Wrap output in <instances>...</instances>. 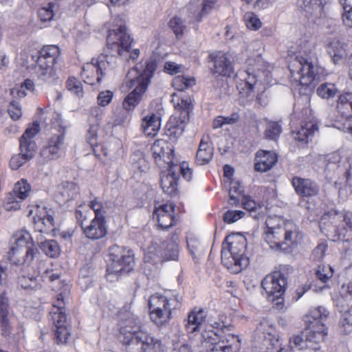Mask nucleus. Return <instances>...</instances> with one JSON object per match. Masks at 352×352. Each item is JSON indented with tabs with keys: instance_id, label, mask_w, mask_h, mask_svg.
<instances>
[{
	"instance_id": "nucleus-41",
	"label": "nucleus",
	"mask_w": 352,
	"mask_h": 352,
	"mask_svg": "<svg viewBox=\"0 0 352 352\" xmlns=\"http://www.w3.org/2000/svg\"><path fill=\"white\" fill-rule=\"evenodd\" d=\"M337 109L346 120L352 118V92H344L339 96Z\"/></svg>"
},
{
	"instance_id": "nucleus-4",
	"label": "nucleus",
	"mask_w": 352,
	"mask_h": 352,
	"mask_svg": "<svg viewBox=\"0 0 352 352\" xmlns=\"http://www.w3.org/2000/svg\"><path fill=\"white\" fill-rule=\"evenodd\" d=\"M246 239L238 234L227 236L221 249V263L233 274H238L249 264L245 256Z\"/></svg>"
},
{
	"instance_id": "nucleus-59",
	"label": "nucleus",
	"mask_w": 352,
	"mask_h": 352,
	"mask_svg": "<svg viewBox=\"0 0 352 352\" xmlns=\"http://www.w3.org/2000/svg\"><path fill=\"white\" fill-rule=\"evenodd\" d=\"M8 113L13 120H18L22 116V110L18 102L13 100L10 102Z\"/></svg>"
},
{
	"instance_id": "nucleus-61",
	"label": "nucleus",
	"mask_w": 352,
	"mask_h": 352,
	"mask_svg": "<svg viewBox=\"0 0 352 352\" xmlns=\"http://www.w3.org/2000/svg\"><path fill=\"white\" fill-rule=\"evenodd\" d=\"M39 278L41 283H52L55 280H59L60 274L55 272L53 269L47 268L45 270L41 276L39 275Z\"/></svg>"
},
{
	"instance_id": "nucleus-28",
	"label": "nucleus",
	"mask_w": 352,
	"mask_h": 352,
	"mask_svg": "<svg viewBox=\"0 0 352 352\" xmlns=\"http://www.w3.org/2000/svg\"><path fill=\"white\" fill-rule=\"evenodd\" d=\"M291 184L295 192L302 198L316 197L320 192L319 185L309 178L294 176L291 179Z\"/></svg>"
},
{
	"instance_id": "nucleus-7",
	"label": "nucleus",
	"mask_w": 352,
	"mask_h": 352,
	"mask_svg": "<svg viewBox=\"0 0 352 352\" xmlns=\"http://www.w3.org/2000/svg\"><path fill=\"white\" fill-rule=\"evenodd\" d=\"M107 256L109 261L105 274L107 279H110L111 276L118 278L133 271L135 262L133 250L115 244L109 248Z\"/></svg>"
},
{
	"instance_id": "nucleus-16",
	"label": "nucleus",
	"mask_w": 352,
	"mask_h": 352,
	"mask_svg": "<svg viewBox=\"0 0 352 352\" xmlns=\"http://www.w3.org/2000/svg\"><path fill=\"white\" fill-rule=\"evenodd\" d=\"M52 126L57 130L47 140L46 144L41 150V155L47 160H56L60 157V153L65 148L66 127L59 114H56L52 120Z\"/></svg>"
},
{
	"instance_id": "nucleus-2",
	"label": "nucleus",
	"mask_w": 352,
	"mask_h": 352,
	"mask_svg": "<svg viewBox=\"0 0 352 352\" xmlns=\"http://www.w3.org/2000/svg\"><path fill=\"white\" fill-rule=\"evenodd\" d=\"M157 68L156 63L153 60L145 62L144 69L140 71L137 64L127 73V86L134 87L124 98L122 106L126 111L133 110L141 101L146 93Z\"/></svg>"
},
{
	"instance_id": "nucleus-5",
	"label": "nucleus",
	"mask_w": 352,
	"mask_h": 352,
	"mask_svg": "<svg viewBox=\"0 0 352 352\" xmlns=\"http://www.w3.org/2000/svg\"><path fill=\"white\" fill-rule=\"evenodd\" d=\"M50 314L54 342L58 346L67 345L72 338V326L67 318L65 302L62 293L57 294Z\"/></svg>"
},
{
	"instance_id": "nucleus-33",
	"label": "nucleus",
	"mask_w": 352,
	"mask_h": 352,
	"mask_svg": "<svg viewBox=\"0 0 352 352\" xmlns=\"http://www.w3.org/2000/svg\"><path fill=\"white\" fill-rule=\"evenodd\" d=\"M179 234L171 233L170 239L160 241V246L162 247V255L164 262L168 261H177L179 257Z\"/></svg>"
},
{
	"instance_id": "nucleus-46",
	"label": "nucleus",
	"mask_w": 352,
	"mask_h": 352,
	"mask_svg": "<svg viewBox=\"0 0 352 352\" xmlns=\"http://www.w3.org/2000/svg\"><path fill=\"white\" fill-rule=\"evenodd\" d=\"M43 252L51 258H56L60 254V248L55 240H46L40 246Z\"/></svg>"
},
{
	"instance_id": "nucleus-20",
	"label": "nucleus",
	"mask_w": 352,
	"mask_h": 352,
	"mask_svg": "<svg viewBox=\"0 0 352 352\" xmlns=\"http://www.w3.org/2000/svg\"><path fill=\"white\" fill-rule=\"evenodd\" d=\"M177 169L183 178L189 182L192 178V169L189 167V164L186 162H182L179 165H173V168L169 170V173L161 177L160 185L163 191L170 195L176 196L179 193L178 182L179 175L175 172Z\"/></svg>"
},
{
	"instance_id": "nucleus-44",
	"label": "nucleus",
	"mask_w": 352,
	"mask_h": 352,
	"mask_svg": "<svg viewBox=\"0 0 352 352\" xmlns=\"http://www.w3.org/2000/svg\"><path fill=\"white\" fill-rule=\"evenodd\" d=\"M30 191V184L26 179H21L14 184L12 192L9 194H12L16 196L17 199L23 201L29 196Z\"/></svg>"
},
{
	"instance_id": "nucleus-47",
	"label": "nucleus",
	"mask_w": 352,
	"mask_h": 352,
	"mask_svg": "<svg viewBox=\"0 0 352 352\" xmlns=\"http://www.w3.org/2000/svg\"><path fill=\"white\" fill-rule=\"evenodd\" d=\"M106 204L99 197H95L89 204V208L94 212V217L107 218L106 217Z\"/></svg>"
},
{
	"instance_id": "nucleus-52",
	"label": "nucleus",
	"mask_w": 352,
	"mask_h": 352,
	"mask_svg": "<svg viewBox=\"0 0 352 352\" xmlns=\"http://www.w3.org/2000/svg\"><path fill=\"white\" fill-rule=\"evenodd\" d=\"M333 269L329 265H320L316 272V276L322 283H326L333 276Z\"/></svg>"
},
{
	"instance_id": "nucleus-38",
	"label": "nucleus",
	"mask_w": 352,
	"mask_h": 352,
	"mask_svg": "<svg viewBox=\"0 0 352 352\" xmlns=\"http://www.w3.org/2000/svg\"><path fill=\"white\" fill-rule=\"evenodd\" d=\"M161 126V119L155 113L144 117L142 120L141 128L144 134L147 137H155Z\"/></svg>"
},
{
	"instance_id": "nucleus-63",
	"label": "nucleus",
	"mask_w": 352,
	"mask_h": 352,
	"mask_svg": "<svg viewBox=\"0 0 352 352\" xmlns=\"http://www.w3.org/2000/svg\"><path fill=\"white\" fill-rule=\"evenodd\" d=\"M94 155L98 159L108 155V149L104 144L97 142L91 146Z\"/></svg>"
},
{
	"instance_id": "nucleus-13",
	"label": "nucleus",
	"mask_w": 352,
	"mask_h": 352,
	"mask_svg": "<svg viewBox=\"0 0 352 352\" xmlns=\"http://www.w3.org/2000/svg\"><path fill=\"white\" fill-rule=\"evenodd\" d=\"M328 316L329 311L322 306L311 308L303 316L305 331L309 333V340H325L328 335V328L324 322Z\"/></svg>"
},
{
	"instance_id": "nucleus-55",
	"label": "nucleus",
	"mask_w": 352,
	"mask_h": 352,
	"mask_svg": "<svg viewBox=\"0 0 352 352\" xmlns=\"http://www.w3.org/2000/svg\"><path fill=\"white\" fill-rule=\"evenodd\" d=\"M66 87L67 89L78 97H82L83 95V88L81 82L76 77H69L66 82Z\"/></svg>"
},
{
	"instance_id": "nucleus-26",
	"label": "nucleus",
	"mask_w": 352,
	"mask_h": 352,
	"mask_svg": "<svg viewBox=\"0 0 352 352\" xmlns=\"http://www.w3.org/2000/svg\"><path fill=\"white\" fill-rule=\"evenodd\" d=\"M250 216L256 221H263L268 215L270 208L263 200H255L251 195H246L240 200V206Z\"/></svg>"
},
{
	"instance_id": "nucleus-35",
	"label": "nucleus",
	"mask_w": 352,
	"mask_h": 352,
	"mask_svg": "<svg viewBox=\"0 0 352 352\" xmlns=\"http://www.w3.org/2000/svg\"><path fill=\"white\" fill-rule=\"evenodd\" d=\"M296 5L300 12L308 19H311L318 13L320 17L324 14V6L320 0H298Z\"/></svg>"
},
{
	"instance_id": "nucleus-14",
	"label": "nucleus",
	"mask_w": 352,
	"mask_h": 352,
	"mask_svg": "<svg viewBox=\"0 0 352 352\" xmlns=\"http://www.w3.org/2000/svg\"><path fill=\"white\" fill-rule=\"evenodd\" d=\"M60 54V50L56 45H46L38 52L36 60V73L38 78L47 80L56 74L55 64Z\"/></svg>"
},
{
	"instance_id": "nucleus-40",
	"label": "nucleus",
	"mask_w": 352,
	"mask_h": 352,
	"mask_svg": "<svg viewBox=\"0 0 352 352\" xmlns=\"http://www.w3.org/2000/svg\"><path fill=\"white\" fill-rule=\"evenodd\" d=\"M244 194V188L239 181L231 179L230 181L229 199L228 204L231 207H239L240 200H241Z\"/></svg>"
},
{
	"instance_id": "nucleus-57",
	"label": "nucleus",
	"mask_w": 352,
	"mask_h": 352,
	"mask_svg": "<svg viewBox=\"0 0 352 352\" xmlns=\"http://www.w3.org/2000/svg\"><path fill=\"white\" fill-rule=\"evenodd\" d=\"M16 197L8 194L3 202V208L6 211H16L21 208V200H16Z\"/></svg>"
},
{
	"instance_id": "nucleus-24",
	"label": "nucleus",
	"mask_w": 352,
	"mask_h": 352,
	"mask_svg": "<svg viewBox=\"0 0 352 352\" xmlns=\"http://www.w3.org/2000/svg\"><path fill=\"white\" fill-rule=\"evenodd\" d=\"M208 58L213 64L211 72L218 76L230 78L234 72V60L228 52L216 51L210 53Z\"/></svg>"
},
{
	"instance_id": "nucleus-50",
	"label": "nucleus",
	"mask_w": 352,
	"mask_h": 352,
	"mask_svg": "<svg viewBox=\"0 0 352 352\" xmlns=\"http://www.w3.org/2000/svg\"><path fill=\"white\" fill-rule=\"evenodd\" d=\"M338 92V89L334 84L324 82L321 84L317 89V94L322 98L329 99L333 98Z\"/></svg>"
},
{
	"instance_id": "nucleus-58",
	"label": "nucleus",
	"mask_w": 352,
	"mask_h": 352,
	"mask_svg": "<svg viewBox=\"0 0 352 352\" xmlns=\"http://www.w3.org/2000/svg\"><path fill=\"white\" fill-rule=\"evenodd\" d=\"M53 3H49L47 7L41 8L38 11V16L41 21L45 22L50 21L54 16Z\"/></svg>"
},
{
	"instance_id": "nucleus-3",
	"label": "nucleus",
	"mask_w": 352,
	"mask_h": 352,
	"mask_svg": "<svg viewBox=\"0 0 352 352\" xmlns=\"http://www.w3.org/2000/svg\"><path fill=\"white\" fill-rule=\"evenodd\" d=\"M148 304L151 320L162 327L171 319L173 311L181 308L182 298L175 290H165L151 295Z\"/></svg>"
},
{
	"instance_id": "nucleus-30",
	"label": "nucleus",
	"mask_w": 352,
	"mask_h": 352,
	"mask_svg": "<svg viewBox=\"0 0 352 352\" xmlns=\"http://www.w3.org/2000/svg\"><path fill=\"white\" fill-rule=\"evenodd\" d=\"M85 236L92 241L104 238L108 233L107 218L94 217L89 225L82 226Z\"/></svg>"
},
{
	"instance_id": "nucleus-39",
	"label": "nucleus",
	"mask_w": 352,
	"mask_h": 352,
	"mask_svg": "<svg viewBox=\"0 0 352 352\" xmlns=\"http://www.w3.org/2000/svg\"><path fill=\"white\" fill-rule=\"evenodd\" d=\"M214 149L211 143L202 138L196 154L195 162L199 165H204L210 162L213 157Z\"/></svg>"
},
{
	"instance_id": "nucleus-49",
	"label": "nucleus",
	"mask_w": 352,
	"mask_h": 352,
	"mask_svg": "<svg viewBox=\"0 0 352 352\" xmlns=\"http://www.w3.org/2000/svg\"><path fill=\"white\" fill-rule=\"evenodd\" d=\"M282 132L281 125L278 122H269L265 131V137L267 140H276Z\"/></svg>"
},
{
	"instance_id": "nucleus-54",
	"label": "nucleus",
	"mask_w": 352,
	"mask_h": 352,
	"mask_svg": "<svg viewBox=\"0 0 352 352\" xmlns=\"http://www.w3.org/2000/svg\"><path fill=\"white\" fill-rule=\"evenodd\" d=\"M169 27L172 29L177 38H180L184 35L185 25L180 17L177 16L173 17L168 22Z\"/></svg>"
},
{
	"instance_id": "nucleus-11",
	"label": "nucleus",
	"mask_w": 352,
	"mask_h": 352,
	"mask_svg": "<svg viewBox=\"0 0 352 352\" xmlns=\"http://www.w3.org/2000/svg\"><path fill=\"white\" fill-rule=\"evenodd\" d=\"M40 131L38 122H34L25 131L19 139L20 153L13 155L10 160V167L18 170L25 163L32 159L36 151L35 136Z\"/></svg>"
},
{
	"instance_id": "nucleus-34",
	"label": "nucleus",
	"mask_w": 352,
	"mask_h": 352,
	"mask_svg": "<svg viewBox=\"0 0 352 352\" xmlns=\"http://www.w3.org/2000/svg\"><path fill=\"white\" fill-rule=\"evenodd\" d=\"M278 156L273 151L259 150L254 159V169L258 172H267L277 162Z\"/></svg>"
},
{
	"instance_id": "nucleus-6",
	"label": "nucleus",
	"mask_w": 352,
	"mask_h": 352,
	"mask_svg": "<svg viewBox=\"0 0 352 352\" xmlns=\"http://www.w3.org/2000/svg\"><path fill=\"white\" fill-rule=\"evenodd\" d=\"M320 228L326 236L330 235L331 229L336 239L342 241L352 240V212L338 213L334 210L325 212L320 218Z\"/></svg>"
},
{
	"instance_id": "nucleus-17",
	"label": "nucleus",
	"mask_w": 352,
	"mask_h": 352,
	"mask_svg": "<svg viewBox=\"0 0 352 352\" xmlns=\"http://www.w3.org/2000/svg\"><path fill=\"white\" fill-rule=\"evenodd\" d=\"M289 69L292 80L302 87H310L315 80L314 66L307 58L297 56L289 63Z\"/></svg>"
},
{
	"instance_id": "nucleus-62",
	"label": "nucleus",
	"mask_w": 352,
	"mask_h": 352,
	"mask_svg": "<svg viewBox=\"0 0 352 352\" xmlns=\"http://www.w3.org/2000/svg\"><path fill=\"white\" fill-rule=\"evenodd\" d=\"M0 327L1 330V336L4 338H8L11 334V325L8 316L0 317Z\"/></svg>"
},
{
	"instance_id": "nucleus-51",
	"label": "nucleus",
	"mask_w": 352,
	"mask_h": 352,
	"mask_svg": "<svg viewBox=\"0 0 352 352\" xmlns=\"http://www.w3.org/2000/svg\"><path fill=\"white\" fill-rule=\"evenodd\" d=\"M176 109L180 111V116L182 118L189 120V115L193 109V105L188 99H180L175 104Z\"/></svg>"
},
{
	"instance_id": "nucleus-32",
	"label": "nucleus",
	"mask_w": 352,
	"mask_h": 352,
	"mask_svg": "<svg viewBox=\"0 0 352 352\" xmlns=\"http://www.w3.org/2000/svg\"><path fill=\"white\" fill-rule=\"evenodd\" d=\"M39 274V270H34L32 274L23 271L18 276L17 287L29 292L41 289L43 285L40 281Z\"/></svg>"
},
{
	"instance_id": "nucleus-31",
	"label": "nucleus",
	"mask_w": 352,
	"mask_h": 352,
	"mask_svg": "<svg viewBox=\"0 0 352 352\" xmlns=\"http://www.w3.org/2000/svg\"><path fill=\"white\" fill-rule=\"evenodd\" d=\"M302 233L293 223H284L283 252H290L302 241Z\"/></svg>"
},
{
	"instance_id": "nucleus-15",
	"label": "nucleus",
	"mask_w": 352,
	"mask_h": 352,
	"mask_svg": "<svg viewBox=\"0 0 352 352\" xmlns=\"http://www.w3.org/2000/svg\"><path fill=\"white\" fill-rule=\"evenodd\" d=\"M207 314L201 308L195 307L188 314V318L185 323V329L188 333H197L201 332L199 340L201 339L202 332L206 329H213L214 331L231 330L232 326L227 324L221 319L214 322L211 325L206 326Z\"/></svg>"
},
{
	"instance_id": "nucleus-19",
	"label": "nucleus",
	"mask_w": 352,
	"mask_h": 352,
	"mask_svg": "<svg viewBox=\"0 0 352 352\" xmlns=\"http://www.w3.org/2000/svg\"><path fill=\"white\" fill-rule=\"evenodd\" d=\"M177 169L183 178L189 182L192 178V169L189 167V164L186 162H182L179 165H173V168L169 170V173L161 177L160 185L163 191L170 195L176 196L179 193L178 182L179 175L175 172Z\"/></svg>"
},
{
	"instance_id": "nucleus-36",
	"label": "nucleus",
	"mask_w": 352,
	"mask_h": 352,
	"mask_svg": "<svg viewBox=\"0 0 352 352\" xmlns=\"http://www.w3.org/2000/svg\"><path fill=\"white\" fill-rule=\"evenodd\" d=\"M185 125L186 119L172 116L166 124L164 133L170 140H176L183 133Z\"/></svg>"
},
{
	"instance_id": "nucleus-42",
	"label": "nucleus",
	"mask_w": 352,
	"mask_h": 352,
	"mask_svg": "<svg viewBox=\"0 0 352 352\" xmlns=\"http://www.w3.org/2000/svg\"><path fill=\"white\" fill-rule=\"evenodd\" d=\"M144 261L151 265H157L159 263L164 262L162 247L160 246L159 241L152 242L144 255Z\"/></svg>"
},
{
	"instance_id": "nucleus-56",
	"label": "nucleus",
	"mask_w": 352,
	"mask_h": 352,
	"mask_svg": "<svg viewBox=\"0 0 352 352\" xmlns=\"http://www.w3.org/2000/svg\"><path fill=\"white\" fill-rule=\"evenodd\" d=\"M245 212L242 210H228L223 213V220L225 223L230 224L243 218Z\"/></svg>"
},
{
	"instance_id": "nucleus-25",
	"label": "nucleus",
	"mask_w": 352,
	"mask_h": 352,
	"mask_svg": "<svg viewBox=\"0 0 352 352\" xmlns=\"http://www.w3.org/2000/svg\"><path fill=\"white\" fill-rule=\"evenodd\" d=\"M153 216L162 230H166L176 225L178 221L175 216V205L173 203L159 206L155 204Z\"/></svg>"
},
{
	"instance_id": "nucleus-1",
	"label": "nucleus",
	"mask_w": 352,
	"mask_h": 352,
	"mask_svg": "<svg viewBox=\"0 0 352 352\" xmlns=\"http://www.w3.org/2000/svg\"><path fill=\"white\" fill-rule=\"evenodd\" d=\"M121 342L126 352H162L163 342L151 333L141 329L139 321L128 318L120 329Z\"/></svg>"
},
{
	"instance_id": "nucleus-48",
	"label": "nucleus",
	"mask_w": 352,
	"mask_h": 352,
	"mask_svg": "<svg viewBox=\"0 0 352 352\" xmlns=\"http://www.w3.org/2000/svg\"><path fill=\"white\" fill-rule=\"evenodd\" d=\"M61 194L67 201L73 200L79 195L80 188L74 182H66L63 184Z\"/></svg>"
},
{
	"instance_id": "nucleus-64",
	"label": "nucleus",
	"mask_w": 352,
	"mask_h": 352,
	"mask_svg": "<svg viewBox=\"0 0 352 352\" xmlns=\"http://www.w3.org/2000/svg\"><path fill=\"white\" fill-rule=\"evenodd\" d=\"M113 98V92L111 91H101L97 98L98 103L99 105L105 107L110 103Z\"/></svg>"
},
{
	"instance_id": "nucleus-43",
	"label": "nucleus",
	"mask_w": 352,
	"mask_h": 352,
	"mask_svg": "<svg viewBox=\"0 0 352 352\" xmlns=\"http://www.w3.org/2000/svg\"><path fill=\"white\" fill-rule=\"evenodd\" d=\"M196 84V80L194 77L184 75L176 76L172 80V86L177 91H184Z\"/></svg>"
},
{
	"instance_id": "nucleus-53",
	"label": "nucleus",
	"mask_w": 352,
	"mask_h": 352,
	"mask_svg": "<svg viewBox=\"0 0 352 352\" xmlns=\"http://www.w3.org/2000/svg\"><path fill=\"white\" fill-rule=\"evenodd\" d=\"M244 21L247 28L250 30H258L262 26V22L260 19L252 12H248L245 14Z\"/></svg>"
},
{
	"instance_id": "nucleus-60",
	"label": "nucleus",
	"mask_w": 352,
	"mask_h": 352,
	"mask_svg": "<svg viewBox=\"0 0 352 352\" xmlns=\"http://www.w3.org/2000/svg\"><path fill=\"white\" fill-rule=\"evenodd\" d=\"M99 124L96 123L89 125V128L86 135V140L90 146H93L98 142V131Z\"/></svg>"
},
{
	"instance_id": "nucleus-9",
	"label": "nucleus",
	"mask_w": 352,
	"mask_h": 352,
	"mask_svg": "<svg viewBox=\"0 0 352 352\" xmlns=\"http://www.w3.org/2000/svg\"><path fill=\"white\" fill-rule=\"evenodd\" d=\"M14 245L8 252V259L14 265L27 264L30 265L38 260L40 252L34 244L31 234L21 230L16 234Z\"/></svg>"
},
{
	"instance_id": "nucleus-18",
	"label": "nucleus",
	"mask_w": 352,
	"mask_h": 352,
	"mask_svg": "<svg viewBox=\"0 0 352 352\" xmlns=\"http://www.w3.org/2000/svg\"><path fill=\"white\" fill-rule=\"evenodd\" d=\"M108 56L101 54L89 63H86L82 67L80 76L85 83L94 85L101 81L106 72L111 69Z\"/></svg>"
},
{
	"instance_id": "nucleus-12",
	"label": "nucleus",
	"mask_w": 352,
	"mask_h": 352,
	"mask_svg": "<svg viewBox=\"0 0 352 352\" xmlns=\"http://www.w3.org/2000/svg\"><path fill=\"white\" fill-rule=\"evenodd\" d=\"M230 330L214 331L206 329L202 332L201 343L210 344V352H237L240 347V340L237 336L227 333Z\"/></svg>"
},
{
	"instance_id": "nucleus-27",
	"label": "nucleus",
	"mask_w": 352,
	"mask_h": 352,
	"mask_svg": "<svg viewBox=\"0 0 352 352\" xmlns=\"http://www.w3.org/2000/svg\"><path fill=\"white\" fill-rule=\"evenodd\" d=\"M34 228L41 233H48L54 227V217L47 213L46 208L39 206H34L30 211Z\"/></svg>"
},
{
	"instance_id": "nucleus-10",
	"label": "nucleus",
	"mask_w": 352,
	"mask_h": 352,
	"mask_svg": "<svg viewBox=\"0 0 352 352\" xmlns=\"http://www.w3.org/2000/svg\"><path fill=\"white\" fill-rule=\"evenodd\" d=\"M290 125L292 137L302 144H307L309 137L318 130V121L307 108L291 116Z\"/></svg>"
},
{
	"instance_id": "nucleus-8",
	"label": "nucleus",
	"mask_w": 352,
	"mask_h": 352,
	"mask_svg": "<svg viewBox=\"0 0 352 352\" xmlns=\"http://www.w3.org/2000/svg\"><path fill=\"white\" fill-rule=\"evenodd\" d=\"M133 38L127 33L125 25L109 30L107 37V47L126 61H135L140 56V50H131Z\"/></svg>"
},
{
	"instance_id": "nucleus-37",
	"label": "nucleus",
	"mask_w": 352,
	"mask_h": 352,
	"mask_svg": "<svg viewBox=\"0 0 352 352\" xmlns=\"http://www.w3.org/2000/svg\"><path fill=\"white\" fill-rule=\"evenodd\" d=\"M304 333H305V339L300 335H295L289 339L291 347H295L300 350L303 349H309L314 351L319 350L320 349V344L324 340H317L316 339L309 340V338H310L308 336L309 333L305 331V329L304 330Z\"/></svg>"
},
{
	"instance_id": "nucleus-22",
	"label": "nucleus",
	"mask_w": 352,
	"mask_h": 352,
	"mask_svg": "<svg viewBox=\"0 0 352 352\" xmlns=\"http://www.w3.org/2000/svg\"><path fill=\"white\" fill-rule=\"evenodd\" d=\"M151 152L155 162L160 168L171 170L174 165L175 152L168 141L156 140L151 146Z\"/></svg>"
},
{
	"instance_id": "nucleus-45",
	"label": "nucleus",
	"mask_w": 352,
	"mask_h": 352,
	"mask_svg": "<svg viewBox=\"0 0 352 352\" xmlns=\"http://www.w3.org/2000/svg\"><path fill=\"white\" fill-rule=\"evenodd\" d=\"M217 0H201V10L195 14L194 19L197 23L201 22L204 17L208 16L217 5Z\"/></svg>"
},
{
	"instance_id": "nucleus-23",
	"label": "nucleus",
	"mask_w": 352,
	"mask_h": 352,
	"mask_svg": "<svg viewBox=\"0 0 352 352\" xmlns=\"http://www.w3.org/2000/svg\"><path fill=\"white\" fill-rule=\"evenodd\" d=\"M277 218L269 217L265 220L263 238L272 250L283 251L284 225Z\"/></svg>"
},
{
	"instance_id": "nucleus-21",
	"label": "nucleus",
	"mask_w": 352,
	"mask_h": 352,
	"mask_svg": "<svg viewBox=\"0 0 352 352\" xmlns=\"http://www.w3.org/2000/svg\"><path fill=\"white\" fill-rule=\"evenodd\" d=\"M287 286V277L280 271H274L261 281V287L269 301H274L280 298Z\"/></svg>"
},
{
	"instance_id": "nucleus-29",
	"label": "nucleus",
	"mask_w": 352,
	"mask_h": 352,
	"mask_svg": "<svg viewBox=\"0 0 352 352\" xmlns=\"http://www.w3.org/2000/svg\"><path fill=\"white\" fill-rule=\"evenodd\" d=\"M236 86L241 97H248L254 91L257 83L256 76L249 69H240L235 76Z\"/></svg>"
}]
</instances>
